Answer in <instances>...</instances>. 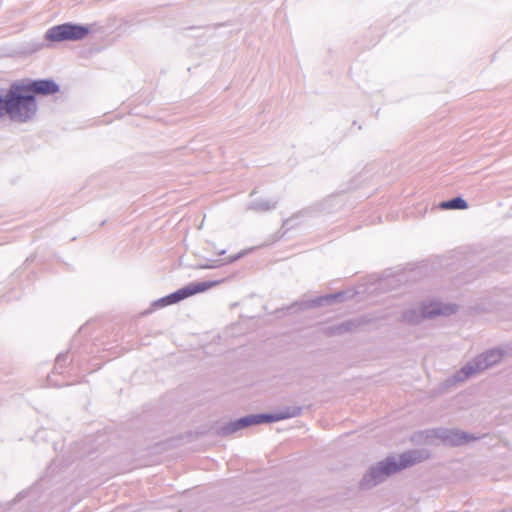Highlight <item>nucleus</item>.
Here are the masks:
<instances>
[{
    "instance_id": "f257e3e1",
    "label": "nucleus",
    "mask_w": 512,
    "mask_h": 512,
    "mask_svg": "<svg viewBox=\"0 0 512 512\" xmlns=\"http://www.w3.org/2000/svg\"><path fill=\"white\" fill-rule=\"evenodd\" d=\"M429 454L424 449H413L401 453L398 457L388 456L372 465L360 481L362 489H370L384 482L390 475L419 463Z\"/></svg>"
},
{
    "instance_id": "f03ea898",
    "label": "nucleus",
    "mask_w": 512,
    "mask_h": 512,
    "mask_svg": "<svg viewBox=\"0 0 512 512\" xmlns=\"http://www.w3.org/2000/svg\"><path fill=\"white\" fill-rule=\"evenodd\" d=\"M4 115L12 122L27 123L32 121L38 111L36 98L28 94L22 84L15 82L5 92Z\"/></svg>"
},
{
    "instance_id": "7ed1b4c3",
    "label": "nucleus",
    "mask_w": 512,
    "mask_h": 512,
    "mask_svg": "<svg viewBox=\"0 0 512 512\" xmlns=\"http://www.w3.org/2000/svg\"><path fill=\"white\" fill-rule=\"evenodd\" d=\"M301 413V408H286L283 411L275 413L249 414L236 420L229 421L219 427L218 433L221 436L232 435L244 428L264 423H273L280 420L293 418Z\"/></svg>"
},
{
    "instance_id": "20e7f679",
    "label": "nucleus",
    "mask_w": 512,
    "mask_h": 512,
    "mask_svg": "<svg viewBox=\"0 0 512 512\" xmlns=\"http://www.w3.org/2000/svg\"><path fill=\"white\" fill-rule=\"evenodd\" d=\"M503 351L490 349L469 361L455 375V381H465L470 377L485 371L502 360Z\"/></svg>"
},
{
    "instance_id": "39448f33",
    "label": "nucleus",
    "mask_w": 512,
    "mask_h": 512,
    "mask_svg": "<svg viewBox=\"0 0 512 512\" xmlns=\"http://www.w3.org/2000/svg\"><path fill=\"white\" fill-rule=\"evenodd\" d=\"M448 305H444L438 300L423 301L419 306H413L406 309L402 314V320L410 325L420 324L425 319H433L444 315Z\"/></svg>"
},
{
    "instance_id": "423d86ee",
    "label": "nucleus",
    "mask_w": 512,
    "mask_h": 512,
    "mask_svg": "<svg viewBox=\"0 0 512 512\" xmlns=\"http://www.w3.org/2000/svg\"><path fill=\"white\" fill-rule=\"evenodd\" d=\"M89 32L87 25L67 22L49 28L44 38L50 42L78 41L84 39Z\"/></svg>"
},
{
    "instance_id": "0eeeda50",
    "label": "nucleus",
    "mask_w": 512,
    "mask_h": 512,
    "mask_svg": "<svg viewBox=\"0 0 512 512\" xmlns=\"http://www.w3.org/2000/svg\"><path fill=\"white\" fill-rule=\"evenodd\" d=\"M217 283V281H202L189 283L188 285L178 289L177 291L154 301L152 303V306L154 308H163L172 304H176L190 296L208 290L209 288L215 286Z\"/></svg>"
},
{
    "instance_id": "6e6552de",
    "label": "nucleus",
    "mask_w": 512,
    "mask_h": 512,
    "mask_svg": "<svg viewBox=\"0 0 512 512\" xmlns=\"http://www.w3.org/2000/svg\"><path fill=\"white\" fill-rule=\"evenodd\" d=\"M19 83L22 84L24 91L26 90L28 94H32L34 98L36 95H53L60 90L59 85L52 79L29 80Z\"/></svg>"
},
{
    "instance_id": "1a4fd4ad",
    "label": "nucleus",
    "mask_w": 512,
    "mask_h": 512,
    "mask_svg": "<svg viewBox=\"0 0 512 512\" xmlns=\"http://www.w3.org/2000/svg\"><path fill=\"white\" fill-rule=\"evenodd\" d=\"M346 298L345 292H338L334 294H329L326 296L317 297L310 301H305L301 303V309H307L312 307H318L323 305H328L334 302L343 301Z\"/></svg>"
},
{
    "instance_id": "9d476101",
    "label": "nucleus",
    "mask_w": 512,
    "mask_h": 512,
    "mask_svg": "<svg viewBox=\"0 0 512 512\" xmlns=\"http://www.w3.org/2000/svg\"><path fill=\"white\" fill-rule=\"evenodd\" d=\"M478 439L479 437L473 434L457 429H450V446H461Z\"/></svg>"
},
{
    "instance_id": "9b49d317",
    "label": "nucleus",
    "mask_w": 512,
    "mask_h": 512,
    "mask_svg": "<svg viewBox=\"0 0 512 512\" xmlns=\"http://www.w3.org/2000/svg\"><path fill=\"white\" fill-rule=\"evenodd\" d=\"M276 201H271L267 199L254 200L250 202L248 205L249 210H254L257 212H265L276 208Z\"/></svg>"
},
{
    "instance_id": "f8f14e48",
    "label": "nucleus",
    "mask_w": 512,
    "mask_h": 512,
    "mask_svg": "<svg viewBox=\"0 0 512 512\" xmlns=\"http://www.w3.org/2000/svg\"><path fill=\"white\" fill-rule=\"evenodd\" d=\"M245 254H246V251H241V252H239V253H237L235 255H230L226 259L216 260V261H213L211 264H203V265L200 266V268H202V269H213V268L220 267L222 265L230 264V263H233V262L239 260Z\"/></svg>"
},
{
    "instance_id": "ddd939ff",
    "label": "nucleus",
    "mask_w": 512,
    "mask_h": 512,
    "mask_svg": "<svg viewBox=\"0 0 512 512\" xmlns=\"http://www.w3.org/2000/svg\"><path fill=\"white\" fill-rule=\"evenodd\" d=\"M468 208V203L462 197H454L450 199V210H465Z\"/></svg>"
},
{
    "instance_id": "4468645a",
    "label": "nucleus",
    "mask_w": 512,
    "mask_h": 512,
    "mask_svg": "<svg viewBox=\"0 0 512 512\" xmlns=\"http://www.w3.org/2000/svg\"><path fill=\"white\" fill-rule=\"evenodd\" d=\"M5 91L0 89V118L4 116Z\"/></svg>"
},
{
    "instance_id": "2eb2a0df",
    "label": "nucleus",
    "mask_w": 512,
    "mask_h": 512,
    "mask_svg": "<svg viewBox=\"0 0 512 512\" xmlns=\"http://www.w3.org/2000/svg\"><path fill=\"white\" fill-rule=\"evenodd\" d=\"M437 208L441 210H448V200H443L442 202H440Z\"/></svg>"
},
{
    "instance_id": "dca6fc26",
    "label": "nucleus",
    "mask_w": 512,
    "mask_h": 512,
    "mask_svg": "<svg viewBox=\"0 0 512 512\" xmlns=\"http://www.w3.org/2000/svg\"><path fill=\"white\" fill-rule=\"evenodd\" d=\"M449 310H450V316H451V315L455 314L458 311V306L456 304H451L450 303Z\"/></svg>"
},
{
    "instance_id": "f3484780",
    "label": "nucleus",
    "mask_w": 512,
    "mask_h": 512,
    "mask_svg": "<svg viewBox=\"0 0 512 512\" xmlns=\"http://www.w3.org/2000/svg\"><path fill=\"white\" fill-rule=\"evenodd\" d=\"M65 360V355H59L56 359V362L57 364H60L61 361H64Z\"/></svg>"
},
{
    "instance_id": "a211bd4d",
    "label": "nucleus",
    "mask_w": 512,
    "mask_h": 512,
    "mask_svg": "<svg viewBox=\"0 0 512 512\" xmlns=\"http://www.w3.org/2000/svg\"><path fill=\"white\" fill-rule=\"evenodd\" d=\"M341 327H342V328H344V329H349V328H350V323H349V322H347V323H343V324L341 325Z\"/></svg>"
},
{
    "instance_id": "6ab92c4d",
    "label": "nucleus",
    "mask_w": 512,
    "mask_h": 512,
    "mask_svg": "<svg viewBox=\"0 0 512 512\" xmlns=\"http://www.w3.org/2000/svg\"><path fill=\"white\" fill-rule=\"evenodd\" d=\"M225 253H226V250H220V251L218 252V254H219V255H224Z\"/></svg>"
},
{
    "instance_id": "aec40b11",
    "label": "nucleus",
    "mask_w": 512,
    "mask_h": 512,
    "mask_svg": "<svg viewBox=\"0 0 512 512\" xmlns=\"http://www.w3.org/2000/svg\"><path fill=\"white\" fill-rule=\"evenodd\" d=\"M449 382H452V379H449ZM453 382H456L454 378H453Z\"/></svg>"
}]
</instances>
